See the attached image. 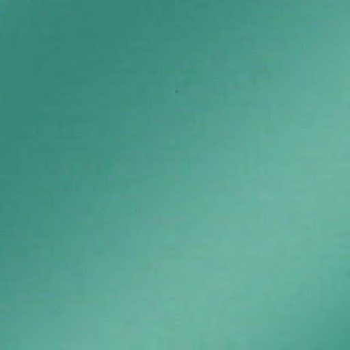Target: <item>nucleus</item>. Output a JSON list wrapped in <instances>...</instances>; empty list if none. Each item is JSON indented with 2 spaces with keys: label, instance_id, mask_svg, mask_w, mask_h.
Instances as JSON below:
<instances>
[{
  "label": "nucleus",
  "instance_id": "obj_1",
  "mask_svg": "<svg viewBox=\"0 0 350 350\" xmlns=\"http://www.w3.org/2000/svg\"><path fill=\"white\" fill-rule=\"evenodd\" d=\"M148 53H153V0H148Z\"/></svg>",
  "mask_w": 350,
  "mask_h": 350
},
{
  "label": "nucleus",
  "instance_id": "obj_2",
  "mask_svg": "<svg viewBox=\"0 0 350 350\" xmlns=\"http://www.w3.org/2000/svg\"><path fill=\"white\" fill-rule=\"evenodd\" d=\"M57 306H58V307H60V305H58Z\"/></svg>",
  "mask_w": 350,
  "mask_h": 350
}]
</instances>
